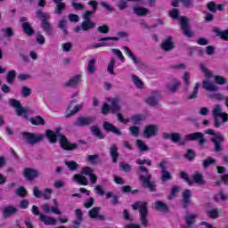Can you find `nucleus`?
Returning <instances> with one entry per match:
<instances>
[{"mask_svg": "<svg viewBox=\"0 0 228 228\" xmlns=\"http://www.w3.org/2000/svg\"><path fill=\"white\" fill-rule=\"evenodd\" d=\"M46 138H48L50 143H56L59 138L60 147L62 151H72L77 150V143L70 142L67 136L60 134V128H57L56 133L51 129L46 130Z\"/></svg>", "mask_w": 228, "mask_h": 228, "instance_id": "2", "label": "nucleus"}, {"mask_svg": "<svg viewBox=\"0 0 228 228\" xmlns=\"http://www.w3.org/2000/svg\"><path fill=\"white\" fill-rule=\"evenodd\" d=\"M129 131L132 134V136H138V134H140V127L138 126H130L129 127Z\"/></svg>", "mask_w": 228, "mask_h": 228, "instance_id": "64", "label": "nucleus"}, {"mask_svg": "<svg viewBox=\"0 0 228 228\" xmlns=\"http://www.w3.org/2000/svg\"><path fill=\"white\" fill-rule=\"evenodd\" d=\"M9 104L12 108H15L16 117H21V118H28L29 110L22 106V103L17 99H10Z\"/></svg>", "mask_w": 228, "mask_h": 228, "instance_id": "5", "label": "nucleus"}, {"mask_svg": "<svg viewBox=\"0 0 228 228\" xmlns=\"http://www.w3.org/2000/svg\"><path fill=\"white\" fill-rule=\"evenodd\" d=\"M95 59H91L87 64L88 74H95Z\"/></svg>", "mask_w": 228, "mask_h": 228, "instance_id": "42", "label": "nucleus"}, {"mask_svg": "<svg viewBox=\"0 0 228 228\" xmlns=\"http://www.w3.org/2000/svg\"><path fill=\"white\" fill-rule=\"evenodd\" d=\"M58 28H61V31H63V34L65 36L69 35V30H67V20H61L59 21Z\"/></svg>", "mask_w": 228, "mask_h": 228, "instance_id": "46", "label": "nucleus"}, {"mask_svg": "<svg viewBox=\"0 0 228 228\" xmlns=\"http://www.w3.org/2000/svg\"><path fill=\"white\" fill-rule=\"evenodd\" d=\"M15 77H17V72L15 69H12L7 73L6 76V81L9 85H13V82L15 81Z\"/></svg>", "mask_w": 228, "mask_h": 228, "instance_id": "37", "label": "nucleus"}, {"mask_svg": "<svg viewBox=\"0 0 228 228\" xmlns=\"http://www.w3.org/2000/svg\"><path fill=\"white\" fill-rule=\"evenodd\" d=\"M132 79L137 88H143V82L140 79V77H138V76L132 75Z\"/></svg>", "mask_w": 228, "mask_h": 228, "instance_id": "50", "label": "nucleus"}, {"mask_svg": "<svg viewBox=\"0 0 228 228\" xmlns=\"http://www.w3.org/2000/svg\"><path fill=\"white\" fill-rule=\"evenodd\" d=\"M185 224L188 227L193 228L195 225V222L197 220V215L195 214H189L184 216Z\"/></svg>", "mask_w": 228, "mask_h": 228, "instance_id": "24", "label": "nucleus"}, {"mask_svg": "<svg viewBox=\"0 0 228 228\" xmlns=\"http://www.w3.org/2000/svg\"><path fill=\"white\" fill-rule=\"evenodd\" d=\"M195 183L196 184H199L200 186H202L203 184H206V181L204 180V176L200 173H194L192 175V183Z\"/></svg>", "mask_w": 228, "mask_h": 228, "instance_id": "27", "label": "nucleus"}, {"mask_svg": "<svg viewBox=\"0 0 228 228\" xmlns=\"http://www.w3.org/2000/svg\"><path fill=\"white\" fill-rule=\"evenodd\" d=\"M39 222L45 224V225H56L57 221L56 218L49 216L45 214L39 215Z\"/></svg>", "mask_w": 228, "mask_h": 228, "instance_id": "22", "label": "nucleus"}, {"mask_svg": "<svg viewBox=\"0 0 228 228\" xmlns=\"http://www.w3.org/2000/svg\"><path fill=\"white\" fill-rule=\"evenodd\" d=\"M22 136L24 140H27V142L30 143V145H35L36 143L42 142L44 138L42 135H37V134H33L29 132H23Z\"/></svg>", "mask_w": 228, "mask_h": 228, "instance_id": "11", "label": "nucleus"}, {"mask_svg": "<svg viewBox=\"0 0 228 228\" xmlns=\"http://www.w3.org/2000/svg\"><path fill=\"white\" fill-rule=\"evenodd\" d=\"M52 195H53V189L46 188V189L44 190L43 199H45V200H51V196Z\"/></svg>", "mask_w": 228, "mask_h": 228, "instance_id": "56", "label": "nucleus"}, {"mask_svg": "<svg viewBox=\"0 0 228 228\" xmlns=\"http://www.w3.org/2000/svg\"><path fill=\"white\" fill-rule=\"evenodd\" d=\"M139 179L143 188H148L151 193H154V191H157L156 182L151 181V179H152V175L148 174L146 176L143 175H141L139 176Z\"/></svg>", "mask_w": 228, "mask_h": 228, "instance_id": "7", "label": "nucleus"}, {"mask_svg": "<svg viewBox=\"0 0 228 228\" xmlns=\"http://www.w3.org/2000/svg\"><path fill=\"white\" fill-rule=\"evenodd\" d=\"M23 177H25L27 181H34V179L38 177V171L31 167H26L23 170Z\"/></svg>", "mask_w": 228, "mask_h": 228, "instance_id": "17", "label": "nucleus"}, {"mask_svg": "<svg viewBox=\"0 0 228 228\" xmlns=\"http://www.w3.org/2000/svg\"><path fill=\"white\" fill-rule=\"evenodd\" d=\"M32 91L31 88L28 87V86H23L21 88V97H29V95H31Z\"/></svg>", "mask_w": 228, "mask_h": 228, "instance_id": "61", "label": "nucleus"}, {"mask_svg": "<svg viewBox=\"0 0 228 228\" xmlns=\"http://www.w3.org/2000/svg\"><path fill=\"white\" fill-rule=\"evenodd\" d=\"M122 49L126 56H128V58H131L134 63H138V59H136V56H134V53H133V51H131V49H129L127 46H123Z\"/></svg>", "mask_w": 228, "mask_h": 228, "instance_id": "38", "label": "nucleus"}, {"mask_svg": "<svg viewBox=\"0 0 228 228\" xmlns=\"http://www.w3.org/2000/svg\"><path fill=\"white\" fill-rule=\"evenodd\" d=\"M20 24H21V29L28 37H33L35 34V28L31 26V23L28 21V18L23 16L20 19Z\"/></svg>", "mask_w": 228, "mask_h": 228, "instance_id": "9", "label": "nucleus"}, {"mask_svg": "<svg viewBox=\"0 0 228 228\" xmlns=\"http://www.w3.org/2000/svg\"><path fill=\"white\" fill-rule=\"evenodd\" d=\"M179 86H181V81L177 80V78H173V85H167V90L172 94H175L177 90H179Z\"/></svg>", "mask_w": 228, "mask_h": 228, "instance_id": "29", "label": "nucleus"}, {"mask_svg": "<svg viewBox=\"0 0 228 228\" xmlns=\"http://www.w3.org/2000/svg\"><path fill=\"white\" fill-rule=\"evenodd\" d=\"M100 211L101 208L94 207L88 211V216H90L93 219L97 218V216H99Z\"/></svg>", "mask_w": 228, "mask_h": 228, "instance_id": "43", "label": "nucleus"}, {"mask_svg": "<svg viewBox=\"0 0 228 228\" xmlns=\"http://www.w3.org/2000/svg\"><path fill=\"white\" fill-rule=\"evenodd\" d=\"M97 31L99 33H102V35H106V34L110 33V27L108 25L99 26L97 28Z\"/></svg>", "mask_w": 228, "mask_h": 228, "instance_id": "62", "label": "nucleus"}, {"mask_svg": "<svg viewBox=\"0 0 228 228\" xmlns=\"http://www.w3.org/2000/svg\"><path fill=\"white\" fill-rule=\"evenodd\" d=\"M110 102H111V108H110L111 113H117V111H120V105L118 104V99L114 98Z\"/></svg>", "mask_w": 228, "mask_h": 228, "instance_id": "39", "label": "nucleus"}, {"mask_svg": "<svg viewBox=\"0 0 228 228\" xmlns=\"http://www.w3.org/2000/svg\"><path fill=\"white\" fill-rule=\"evenodd\" d=\"M216 3L210 1L207 4V10H208L212 13H216Z\"/></svg>", "mask_w": 228, "mask_h": 228, "instance_id": "57", "label": "nucleus"}, {"mask_svg": "<svg viewBox=\"0 0 228 228\" xmlns=\"http://www.w3.org/2000/svg\"><path fill=\"white\" fill-rule=\"evenodd\" d=\"M203 88L208 92H218V87L208 80L203 81Z\"/></svg>", "mask_w": 228, "mask_h": 228, "instance_id": "35", "label": "nucleus"}, {"mask_svg": "<svg viewBox=\"0 0 228 228\" xmlns=\"http://www.w3.org/2000/svg\"><path fill=\"white\" fill-rule=\"evenodd\" d=\"M3 33H4V37L5 38H12V37H13V28L12 27H8L2 29Z\"/></svg>", "mask_w": 228, "mask_h": 228, "instance_id": "47", "label": "nucleus"}, {"mask_svg": "<svg viewBox=\"0 0 228 228\" xmlns=\"http://www.w3.org/2000/svg\"><path fill=\"white\" fill-rule=\"evenodd\" d=\"M206 134H210L211 136H215L210 138V141L214 143V150L216 152H222V143L225 142V139L224 138V135L222 134H216L215 133V130L208 128L206 132Z\"/></svg>", "mask_w": 228, "mask_h": 228, "instance_id": "6", "label": "nucleus"}, {"mask_svg": "<svg viewBox=\"0 0 228 228\" xmlns=\"http://www.w3.org/2000/svg\"><path fill=\"white\" fill-rule=\"evenodd\" d=\"M159 131V126L158 125H148L144 127L143 134L145 138H152L156 136Z\"/></svg>", "mask_w": 228, "mask_h": 228, "instance_id": "13", "label": "nucleus"}, {"mask_svg": "<svg viewBox=\"0 0 228 228\" xmlns=\"http://www.w3.org/2000/svg\"><path fill=\"white\" fill-rule=\"evenodd\" d=\"M65 165L68 167V168H69V170H77V168H79V165L77 164V162L71 160V161H66Z\"/></svg>", "mask_w": 228, "mask_h": 228, "instance_id": "49", "label": "nucleus"}, {"mask_svg": "<svg viewBox=\"0 0 228 228\" xmlns=\"http://www.w3.org/2000/svg\"><path fill=\"white\" fill-rule=\"evenodd\" d=\"M135 143H136L139 151H141V152H145V151H149V146H147V144H145V142H143V141L137 139L135 141Z\"/></svg>", "mask_w": 228, "mask_h": 228, "instance_id": "41", "label": "nucleus"}, {"mask_svg": "<svg viewBox=\"0 0 228 228\" xmlns=\"http://www.w3.org/2000/svg\"><path fill=\"white\" fill-rule=\"evenodd\" d=\"M19 213V208L13 206H5L2 209V216L4 220L6 218H10V216H13Z\"/></svg>", "mask_w": 228, "mask_h": 228, "instance_id": "15", "label": "nucleus"}, {"mask_svg": "<svg viewBox=\"0 0 228 228\" xmlns=\"http://www.w3.org/2000/svg\"><path fill=\"white\" fill-rule=\"evenodd\" d=\"M180 26L182 29L183 30V34L188 38H193L194 35L191 30H190V25L188 24V18L187 17H182L180 20Z\"/></svg>", "mask_w": 228, "mask_h": 228, "instance_id": "14", "label": "nucleus"}, {"mask_svg": "<svg viewBox=\"0 0 228 228\" xmlns=\"http://www.w3.org/2000/svg\"><path fill=\"white\" fill-rule=\"evenodd\" d=\"M82 175H91L94 174V169L90 167H84L81 171Z\"/></svg>", "mask_w": 228, "mask_h": 228, "instance_id": "63", "label": "nucleus"}, {"mask_svg": "<svg viewBox=\"0 0 228 228\" xmlns=\"http://www.w3.org/2000/svg\"><path fill=\"white\" fill-rule=\"evenodd\" d=\"M200 67L206 77H213V73H211V71H209V69H208V68H206L202 62L200 63Z\"/></svg>", "mask_w": 228, "mask_h": 228, "instance_id": "60", "label": "nucleus"}, {"mask_svg": "<svg viewBox=\"0 0 228 228\" xmlns=\"http://www.w3.org/2000/svg\"><path fill=\"white\" fill-rule=\"evenodd\" d=\"M118 37H105L98 39V42H108L110 40L118 41L120 38H127L128 35L126 31H119L117 33Z\"/></svg>", "mask_w": 228, "mask_h": 228, "instance_id": "20", "label": "nucleus"}, {"mask_svg": "<svg viewBox=\"0 0 228 228\" xmlns=\"http://www.w3.org/2000/svg\"><path fill=\"white\" fill-rule=\"evenodd\" d=\"M215 163H216V159L208 157L205 160H203V167L209 168V167H211V165H215Z\"/></svg>", "mask_w": 228, "mask_h": 228, "instance_id": "48", "label": "nucleus"}, {"mask_svg": "<svg viewBox=\"0 0 228 228\" xmlns=\"http://www.w3.org/2000/svg\"><path fill=\"white\" fill-rule=\"evenodd\" d=\"M153 208L156 211H159L160 213H168L169 209L168 205L161 200L155 201Z\"/></svg>", "mask_w": 228, "mask_h": 228, "instance_id": "23", "label": "nucleus"}, {"mask_svg": "<svg viewBox=\"0 0 228 228\" xmlns=\"http://www.w3.org/2000/svg\"><path fill=\"white\" fill-rule=\"evenodd\" d=\"M81 28L83 31H89V29H94V28H95V22L84 20L81 23Z\"/></svg>", "mask_w": 228, "mask_h": 228, "instance_id": "32", "label": "nucleus"}, {"mask_svg": "<svg viewBox=\"0 0 228 228\" xmlns=\"http://www.w3.org/2000/svg\"><path fill=\"white\" fill-rule=\"evenodd\" d=\"M103 129L107 133H113L114 134H117L118 136H122V131L118 129L117 126H115L113 124L110 122H103Z\"/></svg>", "mask_w": 228, "mask_h": 228, "instance_id": "18", "label": "nucleus"}, {"mask_svg": "<svg viewBox=\"0 0 228 228\" xmlns=\"http://www.w3.org/2000/svg\"><path fill=\"white\" fill-rule=\"evenodd\" d=\"M183 209H188V206L191 204V191L190 189H185L183 192Z\"/></svg>", "mask_w": 228, "mask_h": 228, "instance_id": "21", "label": "nucleus"}, {"mask_svg": "<svg viewBox=\"0 0 228 228\" xmlns=\"http://www.w3.org/2000/svg\"><path fill=\"white\" fill-rule=\"evenodd\" d=\"M161 49L165 53H169L172 49H175V43L174 42V37L168 36L161 44Z\"/></svg>", "mask_w": 228, "mask_h": 228, "instance_id": "16", "label": "nucleus"}, {"mask_svg": "<svg viewBox=\"0 0 228 228\" xmlns=\"http://www.w3.org/2000/svg\"><path fill=\"white\" fill-rule=\"evenodd\" d=\"M28 122L32 124V126H45V119L42 118V116H36L34 118H30Z\"/></svg>", "mask_w": 228, "mask_h": 228, "instance_id": "28", "label": "nucleus"}, {"mask_svg": "<svg viewBox=\"0 0 228 228\" xmlns=\"http://www.w3.org/2000/svg\"><path fill=\"white\" fill-rule=\"evenodd\" d=\"M42 209L45 213L49 214L50 212L53 213L54 215H61V211H60L57 207L53 206L52 208L48 204H43Z\"/></svg>", "mask_w": 228, "mask_h": 228, "instance_id": "25", "label": "nucleus"}, {"mask_svg": "<svg viewBox=\"0 0 228 228\" xmlns=\"http://www.w3.org/2000/svg\"><path fill=\"white\" fill-rule=\"evenodd\" d=\"M76 102H77V100H71L69 105L66 109L67 118L76 115V113H78V111H81V110H83V104H77L73 108V110H70V109L72 108V104H76Z\"/></svg>", "mask_w": 228, "mask_h": 228, "instance_id": "12", "label": "nucleus"}, {"mask_svg": "<svg viewBox=\"0 0 228 228\" xmlns=\"http://www.w3.org/2000/svg\"><path fill=\"white\" fill-rule=\"evenodd\" d=\"M154 94V96H151L145 100V102L149 104V106H156V104H158V99H159V92L155 91Z\"/></svg>", "mask_w": 228, "mask_h": 228, "instance_id": "30", "label": "nucleus"}, {"mask_svg": "<svg viewBox=\"0 0 228 228\" xmlns=\"http://www.w3.org/2000/svg\"><path fill=\"white\" fill-rule=\"evenodd\" d=\"M215 82L216 85H227V78L220 76V75H216L214 77Z\"/></svg>", "mask_w": 228, "mask_h": 228, "instance_id": "51", "label": "nucleus"}, {"mask_svg": "<svg viewBox=\"0 0 228 228\" xmlns=\"http://www.w3.org/2000/svg\"><path fill=\"white\" fill-rule=\"evenodd\" d=\"M73 179L82 186H88V178L83 175L76 174L74 175Z\"/></svg>", "mask_w": 228, "mask_h": 228, "instance_id": "26", "label": "nucleus"}, {"mask_svg": "<svg viewBox=\"0 0 228 228\" xmlns=\"http://www.w3.org/2000/svg\"><path fill=\"white\" fill-rule=\"evenodd\" d=\"M207 213L209 218H211L212 220H216V218H218V216L222 215V208H213L211 210H208Z\"/></svg>", "mask_w": 228, "mask_h": 228, "instance_id": "33", "label": "nucleus"}, {"mask_svg": "<svg viewBox=\"0 0 228 228\" xmlns=\"http://www.w3.org/2000/svg\"><path fill=\"white\" fill-rule=\"evenodd\" d=\"M163 138L164 140H171L173 143H179L181 146L186 145V142H198L199 145L201 147L206 144V136L202 132L188 134L185 135V140H181L180 133H164Z\"/></svg>", "mask_w": 228, "mask_h": 228, "instance_id": "1", "label": "nucleus"}, {"mask_svg": "<svg viewBox=\"0 0 228 228\" xmlns=\"http://www.w3.org/2000/svg\"><path fill=\"white\" fill-rule=\"evenodd\" d=\"M184 158L188 159V161H193L195 159V151L191 149H188Z\"/></svg>", "mask_w": 228, "mask_h": 228, "instance_id": "54", "label": "nucleus"}, {"mask_svg": "<svg viewBox=\"0 0 228 228\" xmlns=\"http://www.w3.org/2000/svg\"><path fill=\"white\" fill-rule=\"evenodd\" d=\"M132 209L136 211L139 209V222L142 227H149V219L147 216H149V208H147V202L137 201L134 205H132Z\"/></svg>", "mask_w": 228, "mask_h": 228, "instance_id": "4", "label": "nucleus"}, {"mask_svg": "<svg viewBox=\"0 0 228 228\" xmlns=\"http://www.w3.org/2000/svg\"><path fill=\"white\" fill-rule=\"evenodd\" d=\"M91 132L93 133L94 136H96L99 140H104V134L97 126H91Z\"/></svg>", "mask_w": 228, "mask_h": 228, "instance_id": "34", "label": "nucleus"}, {"mask_svg": "<svg viewBox=\"0 0 228 228\" xmlns=\"http://www.w3.org/2000/svg\"><path fill=\"white\" fill-rule=\"evenodd\" d=\"M200 86V83L195 84L193 93L188 96V99L191 100V99H197V97H199V87Z\"/></svg>", "mask_w": 228, "mask_h": 228, "instance_id": "53", "label": "nucleus"}, {"mask_svg": "<svg viewBox=\"0 0 228 228\" xmlns=\"http://www.w3.org/2000/svg\"><path fill=\"white\" fill-rule=\"evenodd\" d=\"M180 178L183 179V181H185V183H187L189 186H191V184H193V181L190 179V175H188V173L184 171L180 172Z\"/></svg>", "mask_w": 228, "mask_h": 228, "instance_id": "45", "label": "nucleus"}, {"mask_svg": "<svg viewBox=\"0 0 228 228\" xmlns=\"http://www.w3.org/2000/svg\"><path fill=\"white\" fill-rule=\"evenodd\" d=\"M16 193L18 197H21L22 199H24V197H28V191L22 186L17 189Z\"/></svg>", "mask_w": 228, "mask_h": 228, "instance_id": "55", "label": "nucleus"}, {"mask_svg": "<svg viewBox=\"0 0 228 228\" xmlns=\"http://www.w3.org/2000/svg\"><path fill=\"white\" fill-rule=\"evenodd\" d=\"M131 120L134 126H137V124H140V122L143 120V115L142 114L134 115L131 118Z\"/></svg>", "mask_w": 228, "mask_h": 228, "instance_id": "58", "label": "nucleus"}, {"mask_svg": "<svg viewBox=\"0 0 228 228\" xmlns=\"http://www.w3.org/2000/svg\"><path fill=\"white\" fill-rule=\"evenodd\" d=\"M159 167L161 170V181L162 183H167V181H172V174L168 172V167H167V160H162L159 163Z\"/></svg>", "mask_w": 228, "mask_h": 228, "instance_id": "10", "label": "nucleus"}, {"mask_svg": "<svg viewBox=\"0 0 228 228\" xmlns=\"http://www.w3.org/2000/svg\"><path fill=\"white\" fill-rule=\"evenodd\" d=\"M37 19L41 20V29L48 37H53V24H51V14L49 12H44L42 10H37L36 12Z\"/></svg>", "mask_w": 228, "mask_h": 228, "instance_id": "3", "label": "nucleus"}, {"mask_svg": "<svg viewBox=\"0 0 228 228\" xmlns=\"http://www.w3.org/2000/svg\"><path fill=\"white\" fill-rule=\"evenodd\" d=\"M110 152L112 158V162L117 163L118 161V148L117 147V144L111 145Z\"/></svg>", "mask_w": 228, "mask_h": 228, "instance_id": "31", "label": "nucleus"}, {"mask_svg": "<svg viewBox=\"0 0 228 228\" xmlns=\"http://www.w3.org/2000/svg\"><path fill=\"white\" fill-rule=\"evenodd\" d=\"M134 13H135V15H138V17H145V15L149 13V9L145 7H134Z\"/></svg>", "mask_w": 228, "mask_h": 228, "instance_id": "36", "label": "nucleus"}, {"mask_svg": "<svg viewBox=\"0 0 228 228\" xmlns=\"http://www.w3.org/2000/svg\"><path fill=\"white\" fill-rule=\"evenodd\" d=\"M117 61H115V58H111L110 59V61L108 65V68H107V72H109V74H111L112 76L115 75V63Z\"/></svg>", "mask_w": 228, "mask_h": 228, "instance_id": "44", "label": "nucleus"}, {"mask_svg": "<svg viewBox=\"0 0 228 228\" xmlns=\"http://www.w3.org/2000/svg\"><path fill=\"white\" fill-rule=\"evenodd\" d=\"M179 187L177 185H174L173 188L171 189V193L167 197L168 200H172L174 197H177V193H179Z\"/></svg>", "mask_w": 228, "mask_h": 228, "instance_id": "59", "label": "nucleus"}, {"mask_svg": "<svg viewBox=\"0 0 228 228\" xmlns=\"http://www.w3.org/2000/svg\"><path fill=\"white\" fill-rule=\"evenodd\" d=\"M181 13L179 12V9H173L169 12V17L173 19L174 20H179Z\"/></svg>", "mask_w": 228, "mask_h": 228, "instance_id": "52", "label": "nucleus"}, {"mask_svg": "<svg viewBox=\"0 0 228 228\" xmlns=\"http://www.w3.org/2000/svg\"><path fill=\"white\" fill-rule=\"evenodd\" d=\"M94 122L95 117L80 116L76 118L73 126H75V127H88V126H92Z\"/></svg>", "mask_w": 228, "mask_h": 228, "instance_id": "8", "label": "nucleus"}, {"mask_svg": "<svg viewBox=\"0 0 228 228\" xmlns=\"http://www.w3.org/2000/svg\"><path fill=\"white\" fill-rule=\"evenodd\" d=\"M82 75H75L71 78H69V81L64 83V87L65 88H74L75 86H77L79 83H81V77Z\"/></svg>", "mask_w": 228, "mask_h": 228, "instance_id": "19", "label": "nucleus"}, {"mask_svg": "<svg viewBox=\"0 0 228 228\" xmlns=\"http://www.w3.org/2000/svg\"><path fill=\"white\" fill-rule=\"evenodd\" d=\"M119 170H121V172H125L126 174H129V172L133 170V167L128 163L119 162Z\"/></svg>", "mask_w": 228, "mask_h": 228, "instance_id": "40", "label": "nucleus"}]
</instances>
